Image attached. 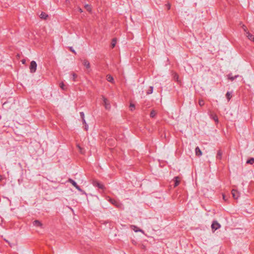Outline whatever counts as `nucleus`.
<instances>
[{
	"label": "nucleus",
	"instance_id": "1",
	"mask_svg": "<svg viewBox=\"0 0 254 254\" xmlns=\"http://www.w3.org/2000/svg\"><path fill=\"white\" fill-rule=\"evenodd\" d=\"M37 65L36 62L34 61L31 62L29 69L31 73H34L36 72L37 69Z\"/></svg>",
	"mask_w": 254,
	"mask_h": 254
},
{
	"label": "nucleus",
	"instance_id": "2",
	"mask_svg": "<svg viewBox=\"0 0 254 254\" xmlns=\"http://www.w3.org/2000/svg\"><path fill=\"white\" fill-rule=\"evenodd\" d=\"M102 100L103 102V105L105 107V109H107V110L110 109L111 108L110 103L109 101L108 100V99H107L105 97L103 96Z\"/></svg>",
	"mask_w": 254,
	"mask_h": 254
},
{
	"label": "nucleus",
	"instance_id": "3",
	"mask_svg": "<svg viewBox=\"0 0 254 254\" xmlns=\"http://www.w3.org/2000/svg\"><path fill=\"white\" fill-rule=\"evenodd\" d=\"M221 227V225L219 223H218L217 221L213 222L211 225V229L213 232H214L215 230L218 229Z\"/></svg>",
	"mask_w": 254,
	"mask_h": 254
},
{
	"label": "nucleus",
	"instance_id": "4",
	"mask_svg": "<svg viewBox=\"0 0 254 254\" xmlns=\"http://www.w3.org/2000/svg\"><path fill=\"white\" fill-rule=\"evenodd\" d=\"M33 224L34 226L36 227H42L43 225L41 222L37 220H34L33 222Z\"/></svg>",
	"mask_w": 254,
	"mask_h": 254
},
{
	"label": "nucleus",
	"instance_id": "5",
	"mask_svg": "<svg viewBox=\"0 0 254 254\" xmlns=\"http://www.w3.org/2000/svg\"><path fill=\"white\" fill-rule=\"evenodd\" d=\"M131 229L134 231L135 232H142V233H144V232L140 229L138 227H137V226H135L134 225H132L131 226Z\"/></svg>",
	"mask_w": 254,
	"mask_h": 254
},
{
	"label": "nucleus",
	"instance_id": "6",
	"mask_svg": "<svg viewBox=\"0 0 254 254\" xmlns=\"http://www.w3.org/2000/svg\"><path fill=\"white\" fill-rule=\"evenodd\" d=\"M83 64L86 69H89L90 67V64L88 61L84 60L83 61Z\"/></svg>",
	"mask_w": 254,
	"mask_h": 254
},
{
	"label": "nucleus",
	"instance_id": "7",
	"mask_svg": "<svg viewBox=\"0 0 254 254\" xmlns=\"http://www.w3.org/2000/svg\"><path fill=\"white\" fill-rule=\"evenodd\" d=\"M246 35L247 37V38L251 41H254V35H252L251 33H250L249 32H247L246 33Z\"/></svg>",
	"mask_w": 254,
	"mask_h": 254
},
{
	"label": "nucleus",
	"instance_id": "8",
	"mask_svg": "<svg viewBox=\"0 0 254 254\" xmlns=\"http://www.w3.org/2000/svg\"><path fill=\"white\" fill-rule=\"evenodd\" d=\"M232 195H233V197H234V198L235 199H237L239 197V194H238V192L235 190H232Z\"/></svg>",
	"mask_w": 254,
	"mask_h": 254
},
{
	"label": "nucleus",
	"instance_id": "9",
	"mask_svg": "<svg viewBox=\"0 0 254 254\" xmlns=\"http://www.w3.org/2000/svg\"><path fill=\"white\" fill-rule=\"evenodd\" d=\"M175 181V187L178 186L181 181V178L179 177H176L174 178Z\"/></svg>",
	"mask_w": 254,
	"mask_h": 254
},
{
	"label": "nucleus",
	"instance_id": "10",
	"mask_svg": "<svg viewBox=\"0 0 254 254\" xmlns=\"http://www.w3.org/2000/svg\"><path fill=\"white\" fill-rule=\"evenodd\" d=\"M48 17V14L45 12H42L40 15V17L43 19H46Z\"/></svg>",
	"mask_w": 254,
	"mask_h": 254
},
{
	"label": "nucleus",
	"instance_id": "11",
	"mask_svg": "<svg viewBox=\"0 0 254 254\" xmlns=\"http://www.w3.org/2000/svg\"><path fill=\"white\" fill-rule=\"evenodd\" d=\"M69 182L72 184V185L74 186L78 190H81V189L79 187V186L77 185V184L73 180H69Z\"/></svg>",
	"mask_w": 254,
	"mask_h": 254
},
{
	"label": "nucleus",
	"instance_id": "12",
	"mask_svg": "<svg viewBox=\"0 0 254 254\" xmlns=\"http://www.w3.org/2000/svg\"><path fill=\"white\" fill-rule=\"evenodd\" d=\"M195 154L197 156H201L202 155V152L198 147L195 148Z\"/></svg>",
	"mask_w": 254,
	"mask_h": 254
},
{
	"label": "nucleus",
	"instance_id": "13",
	"mask_svg": "<svg viewBox=\"0 0 254 254\" xmlns=\"http://www.w3.org/2000/svg\"><path fill=\"white\" fill-rule=\"evenodd\" d=\"M222 156V152L219 150L217 153L216 158L219 160L221 159Z\"/></svg>",
	"mask_w": 254,
	"mask_h": 254
},
{
	"label": "nucleus",
	"instance_id": "14",
	"mask_svg": "<svg viewBox=\"0 0 254 254\" xmlns=\"http://www.w3.org/2000/svg\"><path fill=\"white\" fill-rule=\"evenodd\" d=\"M60 87L61 89H62L63 90H65L66 89V86L64 85V82H62L60 83Z\"/></svg>",
	"mask_w": 254,
	"mask_h": 254
},
{
	"label": "nucleus",
	"instance_id": "15",
	"mask_svg": "<svg viewBox=\"0 0 254 254\" xmlns=\"http://www.w3.org/2000/svg\"><path fill=\"white\" fill-rule=\"evenodd\" d=\"M107 80L109 82H113V81H114V78L113 77L110 75H109L107 76Z\"/></svg>",
	"mask_w": 254,
	"mask_h": 254
},
{
	"label": "nucleus",
	"instance_id": "16",
	"mask_svg": "<svg viewBox=\"0 0 254 254\" xmlns=\"http://www.w3.org/2000/svg\"><path fill=\"white\" fill-rule=\"evenodd\" d=\"M129 109L131 111H133L135 109V105L133 103H130L129 105Z\"/></svg>",
	"mask_w": 254,
	"mask_h": 254
},
{
	"label": "nucleus",
	"instance_id": "17",
	"mask_svg": "<svg viewBox=\"0 0 254 254\" xmlns=\"http://www.w3.org/2000/svg\"><path fill=\"white\" fill-rule=\"evenodd\" d=\"M85 8L89 12H91V11L92 8H91V7L90 5L87 4V5H85Z\"/></svg>",
	"mask_w": 254,
	"mask_h": 254
},
{
	"label": "nucleus",
	"instance_id": "18",
	"mask_svg": "<svg viewBox=\"0 0 254 254\" xmlns=\"http://www.w3.org/2000/svg\"><path fill=\"white\" fill-rule=\"evenodd\" d=\"M199 105L200 106H203L204 105V101L203 100L200 99L198 102Z\"/></svg>",
	"mask_w": 254,
	"mask_h": 254
},
{
	"label": "nucleus",
	"instance_id": "19",
	"mask_svg": "<svg viewBox=\"0 0 254 254\" xmlns=\"http://www.w3.org/2000/svg\"><path fill=\"white\" fill-rule=\"evenodd\" d=\"M116 42H117V40L116 39H114L112 40V48H114L116 44Z\"/></svg>",
	"mask_w": 254,
	"mask_h": 254
},
{
	"label": "nucleus",
	"instance_id": "20",
	"mask_svg": "<svg viewBox=\"0 0 254 254\" xmlns=\"http://www.w3.org/2000/svg\"><path fill=\"white\" fill-rule=\"evenodd\" d=\"M247 163L253 164L254 163V158H251L250 160H248L247 162Z\"/></svg>",
	"mask_w": 254,
	"mask_h": 254
},
{
	"label": "nucleus",
	"instance_id": "21",
	"mask_svg": "<svg viewBox=\"0 0 254 254\" xmlns=\"http://www.w3.org/2000/svg\"><path fill=\"white\" fill-rule=\"evenodd\" d=\"M212 118H213V119H214V120L216 123H218V119L217 116L216 115H212Z\"/></svg>",
	"mask_w": 254,
	"mask_h": 254
},
{
	"label": "nucleus",
	"instance_id": "22",
	"mask_svg": "<svg viewBox=\"0 0 254 254\" xmlns=\"http://www.w3.org/2000/svg\"><path fill=\"white\" fill-rule=\"evenodd\" d=\"M72 78H73V80L75 81L76 80V79L77 77V74H76L74 73H73L72 74Z\"/></svg>",
	"mask_w": 254,
	"mask_h": 254
},
{
	"label": "nucleus",
	"instance_id": "23",
	"mask_svg": "<svg viewBox=\"0 0 254 254\" xmlns=\"http://www.w3.org/2000/svg\"><path fill=\"white\" fill-rule=\"evenodd\" d=\"M242 28H243V29L247 33V32H249L248 31V29L247 28V27L245 25H242Z\"/></svg>",
	"mask_w": 254,
	"mask_h": 254
},
{
	"label": "nucleus",
	"instance_id": "24",
	"mask_svg": "<svg viewBox=\"0 0 254 254\" xmlns=\"http://www.w3.org/2000/svg\"><path fill=\"white\" fill-rule=\"evenodd\" d=\"M156 115V113L154 111H152L150 113V117L153 118Z\"/></svg>",
	"mask_w": 254,
	"mask_h": 254
},
{
	"label": "nucleus",
	"instance_id": "25",
	"mask_svg": "<svg viewBox=\"0 0 254 254\" xmlns=\"http://www.w3.org/2000/svg\"><path fill=\"white\" fill-rule=\"evenodd\" d=\"M77 148H78V151H79L80 153H82V148H81V147L79 145H77Z\"/></svg>",
	"mask_w": 254,
	"mask_h": 254
},
{
	"label": "nucleus",
	"instance_id": "26",
	"mask_svg": "<svg viewBox=\"0 0 254 254\" xmlns=\"http://www.w3.org/2000/svg\"><path fill=\"white\" fill-rule=\"evenodd\" d=\"M226 97L227 98H228V100H230L231 97V96L230 95V94L228 92L227 94H226Z\"/></svg>",
	"mask_w": 254,
	"mask_h": 254
},
{
	"label": "nucleus",
	"instance_id": "27",
	"mask_svg": "<svg viewBox=\"0 0 254 254\" xmlns=\"http://www.w3.org/2000/svg\"><path fill=\"white\" fill-rule=\"evenodd\" d=\"M83 124H84L85 125V128L86 129H87V125L86 124V123L85 122V121L84 120H83Z\"/></svg>",
	"mask_w": 254,
	"mask_h": 254
},
{
	"label": "nucleus",
	"instance_id": "28",
	"mask_svg": "<svg viewBox=\"0 0 254 254\" xmlns=\"http://www.w3.org/2000/svg\"><path fill=\"white\" fill-rule=\"evenodd\" d=\"M222 196H223V199L225 201H226V200H227V199H226L225 195L224 194H223Z\"/></svg>",
	"mask_w": 254,
	"mask_h": 254
},
{
	"label": "nucleus",
	"instance_id": "29",
	"mask_svg": "<svg viewBox=\"0 0 254 254\" xmlns=\"http://www.w3.org/2000/svg\"><path fill=\"white\" fill-rule=\"evenodd\" d=\"M229 78L231 80H233L235 78L233 77H230V75H229Z\"/></svg>",
	"mask_w": 254,
	"mask_h": 254
},
{
	"label": "nucleus",
	"instance_id": "30",
	"mask_svg": "<svg viewBox=\"0 0 254 254\" xmlns=\"http://www.w3.org/2000/svg\"><path fill=\"white\" fill-rule=\"evenodd\" d=\"M26 61L25 60H22L21 62L23 64H25Z\"/></svg>",
	"mask_w": 254,
	"mask_h": 254
},
{
	"label": "nucleus",
	"instance_id": "31",
	"mask_svg": "<svg viewBox=\"0 0 254 254\" xmlns=\"http://www.w3.org/2000/svg\"><path fill=\"white\" fill-rule=\"evenodd\" d=\"M78 10L80 12H82V10L81 9V8H78Z\"/></svg>",
	"mask_w": 254,
	"mask_h": 254
},
{
	"label": "nucleus",
	"instance_id": "32",
	"mask_svg": "<svg viewBox=\"0 0 254 254\" xmlns=\"http://www.w3.org/2000/svg\"><path fill=\"white\" fill-rule=\"evenodd\" d=\"M111 202L113 204H115L116 202L115 200L112 201Z\"/></svg>",
	"mask_w": 254,
	"mask_h": 254
},
{
	"label": "nucleus",
	"instance_id": "33",
	"mask_svg": "<svg viewBox=\"0 0 254 254\" xmlns=\"http://www.w3.org/2000/svg\"><path fill=\"white\" fill-rule=\"evenodd\" d=\"M2 180V176H0V181Z\"/></svg>",
	"mask_w": 254,
	"mask_h": 254
},
{
	"label": "nucleus",
	"instance_id": "34",
	"mask_svg": "<svg viewBox=\"0 0 254 254\" xmlns=\"http://www.w3.org/2000/svg\"><path fill=\"white\" fill-rule=\"evenodd\" d=\"M70 51H71L72 52H74V51H73V49H70Z\"/></svg>",
	"mask_w": 254,
	"mask_h": 254
},
{
	"label": "nucleus",
	"instance_id": "35",
	"mask_svg": "<svg viewBox=\"0 0 254 254\" xmlns=\"http://www.w3.org/2000/svg\"><path fill=\"white\" fill-rule=\"evenodd\" d=\"M70 51H71L72 52H74V51H73V49H70Z\"/></svg>",
	"mask_w": 254,
	"mask_h": 254
},
{
	"label": "nucleus",
	"instance_id": "36",
	"mask_svg": "<svg viewBox=\"0 0 254 254\" xmlns=\"http://www.w3.org/2000/svg\"><path fill=\"white\" fill-rule=\"evenodd\" d=\"M70 51H71L72 52H74V51H73V49H70Z\"/></svg>",
	"mask_w": 254,
	"mask_h": 254
},
{
	"label": "nucleus",
	"instance_id": "37",
	"mask_svg": "<svg viewBox=\"0 0 254 254\" xmlns=\"http://www.w3.org/2000/svg\"><path fill=\"white\" fill-rule=\"evenodd\" d=\"M150 88H151V91H152V89H153V88H152V87H151ZM151 92H152V91H151Z\"/></svg>",
	"mask_w": 254,
	"mask_h": 254
},
{
	"label": "nucleus",
	"instance_id": "38",
	"mask_svg": "<svg viewBox=\"0 0 254 254\" xmlns=\"http://www.w3.org/2000/svg\"><path fill=\"white\" fill-rule=\"evenodd\" d=\"M253 42H254V41H253Z\"/></svg>",
	"mask_w": 254,
	"mask_h": 254
}]
</instances>
